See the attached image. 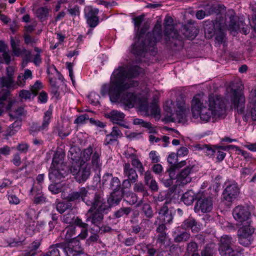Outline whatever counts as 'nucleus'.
I'll return each mask as SVG.
<instances>
[{"label": "nucleus", "instance_id": "1", "mask_svg": "<svg viewBox=\"0 0 256 256\" xmlns=\"http://www.w3.org/2000/svg\"><path fill=\"white\" fill-rule=\"evenodd\" d=\"M143 72L144 69L138 66H131L128 70L124 66H118L112 73L114 80L110 84H104L102 86V96H105L108 94L112 102H118L123 91L138 86V81L130 80L126 82V78H136Z\"/></svg>", "mask_w": 256, "mask_h": 256}, {"label": "nucleus", "instance_id": "2", "mask_svg": "<svg viewBox=\"0 0 256 256\" xmlns=\"http://www.w3.org/2000/svg\"><path fill=\"white\" fill-rule=\"evenodd\" d=\"M66 200L68 202L82 200L86 205L90 206L88 212L92 214L87 218L86 221H90L96 228L101 225L104 220V215L109 212L106 208L103 207L100 204H98V206H94V199L91 196H88V190L84 187L80 188L78 191H72L70 192Z\"/></svg>", "mask_w": 256, "mask_h": 256}, {"label": "nucleus", "instance_id": "3", "mask_svg": "<svg viewBox=\"0 0 256 256\" xmlns=\"http://www.w3.org/2000/svg\"><path fill=\"white\" fill-rule=\"evenodd\" d=\"M144 20V16L140 15L133 18L136 36L134 42L132 44L130 52L135 56H142L146 53V46L144 42L145 34L148 28L147 24H144L140 28Z\"/></svg>", "mask_w": 256, "mask_h": 256}, {"label": "nucleus", "instance_id": "4", "mask_svg": "<svg viewBox=\"0 0 256 256\" xmlns=\"http://www.w3.org/2000/svg\"><path fill=\"white\" fill-rule=\"evenodd\" d=\"M15 84L14 78L6 76L0 78V86L6 88L7 89H2L0 91V116L4 112L10 111L12 106L16 103L14 99L10 97V88L15 89Z\"/></svg>", "mask_w": 256, "mask_h": 256}, {"label": "nucleus", "instance_id": "5", "mask_svg": "<svg viewBox=\"0 0 256 256\" xmlns=\"http://www.w3.org/2000/svg\"><path fill=\"white\" fill-rule=\"evenodd\" d=\"M89 195L95 200L94 203V206H98V204H100L103 207L106 208L107 210L110 212L112 207L120 204L124 197V192L120 189L112 190L108 196L106 202L104 198L103 192H88Z\"/></svg>", "mask_w": 256, "mask_h": 256}, {"label": "nucleus", "instance_id": "6", "mask_svg": "<svg viewBox=\"0 0 256 256\" xmlns=\"http://www.w3.org/2000/svg\"><path fill=\"white\" fill-rule=\"evenodd\" d=\"M173 20L171 18H166L164 20V42L167 47L170 49H174L182 46V42L181 36L178 31L172 26Z\"/></svg>", "mask_w": 256, "mask_h": 256}, {"label": "nucleus", "instance_id": "7", "mask_svg": "<svg viewBox=\"0 0 256 256\" xmlns=\"http://www.w3.org/2000/svg\"><path fill=\"white\" fill-rule=\"evenodd\" d=\"M192 112L193 117L198 118L200 117L202 120L208 122L211 118H218L213 111L204 106L199 98L194 96L192 101Z\"/></svg>", "mask_w": 256, "mask_h": 256}, {"label": "nucleus", "instance_id": "8", "mask_svg": "<svg viewBox=\"0 0 256 256\" xmlns=\"http://www.w3.org/2000/svg\"><path fill=\"white\" fill-rule=\"evenodd\" d=\"M162 38V25L157 22L154 25L152 32H148L145 34L144 42L146 46V52L147 51L151 52L152 54L156 52V42Z\"/></svg>", "mask_w": 256, "mask_h": 256}, {"label": "nucleus", "instance_id": "9", "mask_svg": "<svg viewBox=\"0 0 256 256\" xmlns=\"http://www.w3.org/2000/svg\"><path fill=\"white\" fill-rule=\"evenodd\" d=\"M235 240L232 236L224 235L222 236L218 250L222 256H240L241 254L240 250H234L232 246Z\"/></svg>", "mask_w": 256, "mask_h": 256}, {"label": "nucleus", "instance_id": "10", "mask_svg": "<svg viewBox=\"0 0 256 256\" xmlns=\"http://www.w3.org/2000/svg\"><path fill=\"white\" fill-rule=\"evenodd\" d=\"M232 216L234 220L240 224L252 223V214L248 206L239 205L232 210Z\"/></svg>", "mask_w": 256, "mask_h": 256}, {"label": "nucleus", "instance_id": "11", "mask_svg": "<svg viewBox=\"0 0 256 256\" xmlns=\"http://www.w3.org/2000/svg\"><path fill=\"white\" fill-rule=\"evenodd\" d=\"M70 170L74 176L76 180L79 184L84 182L91 174L90 168L84 164L72 166Z\"/></svg>", "mask_w": 256, "mask_h": 256}, {"label": "nucleus", "instance_id": "12", "mask_svg": "<svg viewBox=\"0 0 256 256\" xmlns=\"http://www.w3.org/2000/svg\"><path fill=\"white\" fill-rule=\"evenodd\" d=\"M230 93V101L234 109L239 114H244L246 98L242 90L232 89Z\"/></svg>", "mask_w": 256, "mask_h": 256}, {"label": "nucleus", "instance_id": "13", "mask_svg": "<svg viewBox=\"0 0 256 256\" xmlns=\"http://www.w3.org/2000/svg\"><path fill=\"white\" fill-rule=\"evenodd\" d=\"M197 202L194 206L196 212L200 210L203 213L210 212L213 207L212 198L204 194H199L196 196Z\"/></svg>", "mask_w": 256, "mask_h": 256}, {"label": "nucleus", "instance_id": "14", "mask_svg": "<svg viewBox=\"0 0 256 256\" xmlns=\"http://www.w3.org/2000/svg\"><path fill=\"white\" fill-rule=\"evenodd\" d=\"M208 102L210 110L213 111L218 118L224 114L226 106L222 97L219 96H210Z\"/></svg>", "mask_w": 256, "mask_h": 256}, {"label": "nucleus", "instance_id": "15", "mask_svg": "<svg viewBox=\"0 0 256 256\" xmlns=\"http://www.w3.org/2000/svg\"><path fill=\"white\" fill-rule=\"evenodd\" d=\"M100 153L96 149L93 150L92 146H89L82 151V158L83 160L86 162L88 161L92 158V164L94 167L96 168L100 169Z\"/></svg>", "mask_w": 256, "mask_h": 256}, {"label": "nucleus", "instance_id": "16", "mask_svg": "<svg viewBox=\"0 0 256 256\" xmlns=\"http://www.w3.org/2000/svg\"><path fill=\"white\" fill-rule=\"evenodd\" d=\"M66 244L63 243L62 250L66 256H77L82 253V248L80 242L74 238Z\"/></svg>", "mask_w": 256, "mask_h": 256}, {"label": "nucleus", "instance_id": "17", "mask_svg": "<svg viewBox=\"0 0 256 256\" xmlns=\"http://www.w3.org/2000/svg\"><path fill=\"white\" fill-rule=\"evenodd\" d=\"M239 194L240 189L236 183L228 184L223 190L222 194V200L232 202L237 198Z\"/></svg>", "mask_w": 256, "mask_h": 256}, {"label": "nucleus", "instance_id": "18", "mask_svg": "<svg viewBox=\"0 0 256 256\" xmlns=\"http://www.w3.org/2000/svg\"><path fill=\"white\" fill-rule=\"evenodd\" d=\"M102 184L114 190L120 189V181L116 176H113L111 173H106L102 178Z\"/></svg>", "mask_w": 256, "mask_h": 256}, {"label": "nucleus", "instance_id": "19", "mask_svg": "<svg viewBox=\"0 0 256 256\" xmlns=\"http://www.w3.org/2000/svg\"><path fill=\"white\" fill-rule=\"evenodd\" d=\"M98 10L88 6L84 9V16L86 19V22L90 28H95L99 22L98 14Z\"/></svg>", "mask_w": 256, "mask_h": 256}, {"label": "nucleus", "instance_id": "20", "mask_svg": "<svg viewBox=\"0 0 256 256\" xmlns=\"http://www.w3.org/2000/svg\"><path fill=\"white\" fill-rule=\"evenodd\" d=\"M168 202H165L158 211V218L163 224H170L172 222L174 216L172 210L168 206Z\"/></svg>", "mask_w": 256, "mask_h": 256}, {"label": "nucleus", "instance_id": "21", "mask_svg": "<svg viewBox=\"0 0 256 256\" xmlns=\"http://www.w3.org/2000/svg\"><path fill=\"white\" fill-rule=\"evenodd\" d=\"M221 26V23L218 20H207L204 23V30L206 38L208 39L212 38Z\"/></svg>", "mask_w": 256, "mask_h": 256}, {"label": "nucleus", "instance_id": "22", "mask_svg": "<svg viewBox=\"0 0 256 256\" xmlns=\"http://www.w3.org/2000/svg\"><path fill=\"white\" fill-rule=\"evenodd\" d=\"M124 92L120 94L118 100L128 108H133L140 101L139 98L134 93L130 92L123 93Z\"/></svg>", "mask_w": 256, "mask_h": 256}, {"label": "nucleus", "instance_id": "23", "mask_svg": "<svg viewBox=\"0 0 256 256\" xmlns=\"http://www.w3.org/2000/svg\"><path fill=\"white\" fill-rule=\"evenodd\" d=\"M194 166L188 165L182 170L180 173L176 174L178 184L184 186L191 182L192 178L190 174L193 170Z\"/></svg>", "mask_w": 256, "mask_h": 256}, {"label": "nucleus", "instance_id": "24", "mask_svg": "<svg viewBox=\"0 0 256 256\" xmlns=\"http://www.w3.org/2000/svg\"><path fill=\"white\" fill-rule=\"evenodd\" d=\"M67 175V172L63 169L60 170L59 166H51L48 171V178L54 183H60L62 178Z\"/></svg>", "mask_w": 256, "mask_h": 256}, {"label": "nucleus", "instance_id": "25", "mask_svg": "<svg viewBox=\"0 0 256 256\" xmlns=\"http://www.w3.org/2000/svg\"><path fill=\"white\" fill-rule=\"evenodd\" d=\"M180 228L186 230H190L192 232H198L200 230V226L198 222L193 218L189 217L182 222Z\"/></svg>", "mask_w": 256, "mask_h": 256}, {"label": "nucleus", "instance_id": "26", "mask_svg": "<svg viewBox=\"0 0 256 256\" xmlns=\"http://www.w3.org/2000/svg\"><path fill=\"white\" fill-rule=\"evenodd\" d=\"M123 174L124 178L129 179L132 183H136L138 180V176L136 170L128 162L124 164Z\"/></svg>", "mask_w": 256, "mask_h": 256}, {"label": "nucleus", "instance_id": "27", "mask_svg": "<svg viewBox=\"0 0 256 256\" xmlns=\"http://www.w3.org/2000/svg\"><path fill=\"white\" fill-rule=\"evenodd\" d=\"M174 168L176 166L170 168L160 178L161 182L166 187L172 186L173 184V180L176 178Z\"/></svg>", "mask_w": 256, "mask_h": 256}, {"label": "nucleus", "instance_id": "28", "mask_svg": "<svg viewBox=\"0 0 256 256\" xmlns=\"http://www.w3.org/2000/svg\"><path fill=\"white\" fill-rule=\"evenodd\" d=\"M181 31L186 38L192 40L196 37L199 29L192 24H188L182 26Z\"/></svg>", "mask_w": 256, "mask_h": 256}, {"label": "nucleus", "instance_id": "29", "mask_svg": "<svg viewBox=\"0 0 256 256\" xmlns=\"http://www.w3.org/2000/svg\"><path fill=\"white\" fill-rule=\"evenodd\" d=\"M122 134L117 126H114L112 131L109 134L106 135L104 141V144L106 146L111 144L117 141L118 137H121Z\"/></svg>", "mask_w": 256, "mask_h": 256}, {"label": "nucleus", "instance_id": "30", "mask_svg": "<svg viewBox=\"0 0 256 256\" xmlns=\"http://www.w3.org/2000/svg\"><path fill=\"white\" fill-rule=\"evenodd\" d=\"M63 243H57L50 246L46 252L40 256H60V250H62Z\"/></svg>", "mask_w": 256, "mask_h": 256}, {"label": "nucleus", "instance_id": "31", "mask_svg": "<svg viewBox=\"0 0 256 256\" xmlns=\"http://www.w3.org/2000/svg\"><path fill=\"white\" fill-rule=\"evenodd\" d=\"M125 114L116 110H112L108 113L105 114V117L109 118L110 120L114 124H120L118 122L122 121Z\"/></svg>", "mask_w": 256, "mask_h": 256}, {"label": "nucleus", "instance_id": "32", "mask_svg": "<svg viewBox=\"0 0 256 256\" xmlns=\"http://www.w3.org/2000/svg\"><path fill=\"white\" fill-rule=\"evenodd\" d=\"M178 157L177 154L176 155L174 153H171L168 158V162L170 164V168H172L173 166H176L174 170H179L186 164V160H181L178 162Z\"/></svg>", "mask_w": 256, "mask_h": 256}, {"label": "nucleus", "instance_id": "33", "mask_svg": "<svg viewBox=\"0 0 256 256\" xmlns=\"http://www.w3.org/2000/svg\"><path fill=\"white\" fill-rule=\"evenodd\" d=\"M195 148L198 150H200L206 156L212 157L216 152V148L214 146L210 144H198L196 145Z\"/></svg>", "mask_w": 256, "mask_h": 256}, {"label": "nucleus", "instance_id": "34", "mask_svg": "<svg viewBox=\"0 0 256 256\" xmlns=\"http://www.w3.org/2000/svg\"><path fill=\"white\" fill-rule=\"evenodd\" d=\"M20 42V40H16L12 36H11L10 38V46L12 51L14 55L16 56H19L27 52L25 48L21 49L19 48Z\"/></svg>", "mask_w": 256, "mask_h": 256}, {"label": "nucleus", "instance_id": "35", "mask_svg": "<svg viewBox=\"0 0 256 256\" xmlns=\"http://www.w3.org/2000/svg\"><path fill=\"white\" fill-rule=\"evenodd\" d=\"M52 116V110L49 108L44 112L42 125L38 128V130H47Z\"/></svg>", "mask_w": 256, "mask_h": 256}, {"label": "nucleus", "instance_id": "36", "mask_svg": "<svg viewBox=\"0 0 256 256\" xmlns=\"http://www.w3.org/2000/svg\"><path fill=\"white\" fill-rule=\"evenodd\" d=\"M242 225V226L238 229V234H244V236L252 238L254 228L251 226V223L244 224Z\"/></svg>", "mask_w": 256, "mask_h": 256}, {"label": "nucleus", "instance_id": "37", "mask_svg": "<svg viewBox=\"0 0 256 256\" xmlns=\"http://www.w3.org/2000/svg\"><path fill=\"white\" fill-rule=\"evenodd\" d=\"M77 226H78L82 228L81 233L78 236L82 238H85L88 235V224L85 222H84L82 220L77 217L74 222Z\"/></svg>", "mask_w": 256, "mask_h": 256}, {"label": "nucleus", "instance_id": "38", "mask_svg": "<svg viewBox=\"0 0 256 256\" xmlns=\"http://www.w3.org/2000/svg\"><path fill=\"white\" fill-rule=\"evenodd\" d=\"M132 208L130 207H122L115 211L112 215L113 218H119L122 217L127 216L132 212Z\"/></svg>", "mask_w": 256, "mask_h": 256}, {"label": "nucleus", "instance_id": "39", "mask_svg": "<svg viewBox=\"0 0 256 256\" xmlns=\"http://www.w3.org/2000/svg\"><path fill=\"white\" fill-rule=\"evenodd\" d=\"M166 224H161L156 228V231L158 234L157 238L158 241L160 243H164L166 236Z\"/></svg>", "mask_w": 256, "mask_h": 256}, {"label": "nucleus", "instance_id": "40", "mask_svg": "<svg viewBox=\"0 0 256 256\" xmlns=\"http://www.w3.org/2000/svg\"><path fill=\"white\" fill-rule=\"evenodd\" d=\"M16 120L10 126L7 130L6 135L12 136L19 130L22 126V119L16 118Z\"/></svg>", "mask_w": 256, "mask_h": 256}, {"label": "nucleus", "instance_id": "41", "mask_svg": "<svg viewBox=\"0 0 256 256\" xmlns=\"http://www.w3.org/2000/svg\"><path fill=\"white\" fill-rule=\"evenodd\" d=\"M190 237V233L184 231L174 236V241L176 243L186 242L189 240Z\"/></svg>", "mask_w": 256, "mask_h": 256}, {"label": "nucleus", "instance_id": "42", "mask_svg": "<svg viewBox=\"0 0 256 256\" xmlns=\"http://www.w3.org/2000/svg\"><path fill=\"white\" fill-rule=\"evenodd\" d=\"M124 200L126 202L130 205H133L138 202L137 195L132 192L124 193Z\"/></svg>", "mask_w": 256, "mask_h": 256}, {"label": "nucleus", "instance_id": "43", "mask_svg": "<svg viewBox=\"0 0 256 256\" xmlns=\"http://www.w3.org/2000/svg\"><path fill=\"white\" fill-rule=\"evenodd\" d=\"M80 151L79 148L76 146H72L68 152V158L74 162L78 161L80 158Z\"/></svg>", "mask_w": 256, "mask_h": 256}, {"label": "nucleus", "instance_id": "44", "mask_svg": "<svg viewBox=\"0 0 256 256\" xmlns=\"http://www.w3.org/2000/svg\"><path fill=\"white\" fill-rule=\"evenodd\" d=\"M64 239L67 242L72 240L74 238H76L75 234V228L73 226L67 227L64 231Z\"/></svg>", "mask_w": 256, "mask_h": 256}, {"label": "nucleus", "instance_id": "45", "mask_svg": "<svg viewBox=\"0 0 256 256\" xmlns=\"http://www.w3.org/2000/svg\"><path fill=\"white\" fill-rule=\"evenodd\" d=\"M182 202L187 206H190L192 204L194 201V194L192 191H188L184 193L182 197Z\"/></svg>", "mask_w": 256, "mask_h": 256}, {"label": "nucleus", "instance_id": "46", "mask_svg": "<svg viewBox=\"0 0 256 256\" xmlns=\"http://www.w3.org/2000/svg\"><path fill=\"white\" fill-rule=\"evenodd\" d=\"M224 5L216 4L211 6L207 10V14L210 16L212 14H219L221 13L222 9L224 8Z\"/></svg>", "mask_w": 256, "mask_h": 256}, {"label": "nucleus", "instance_id": "47", "mask_svg": "<svg viewBox=\"0 0 256 256\" xmlns=\"http://www.w3.org/2000/svg\"><path fill=\"white\" fill-rule=\"evenodd\" d=\"M238 237L239 244L244 246H248L252 242V238L244 234H238Z\"/></svg>", "mask_w": 256, "mask_h": 256}, {"label": "nucleus", "instance_id": "48", "mask_svg": "<svg viewBox=\"0 0 256 256\" xmlns=\"http://www.w3.org/2000/svg\"><path fill=\"white\" fill-rule=\"evenodd\" d=\"M14 114H9L10 120H14L16 118L21 119L20 117L26 114L24 108L20 106L14 111Z\"/></svg>", "mask_w": 256, "mask_h": 256}, {"label": "nucleus", "instance_id": "49", "mask_svg": "<svg viewBox=\"0 0 256 256\" xmlns=\"http://www.w3.org/2000/svg\"><path fill=\"white\" fill-rule=\"evenodd\" d=\"M63 158V154L60 152H56L54 153L53 156L52 166H59L58 165L62 163Z\"/></svg>", "mask_w": 256, "mask_h": 256}, {"label": "nucleus", "instance_id": "50", "mask_svg": "<svg viewBox=\"0 0 256 256\" xmlns=\"http://www.w3.org/2000/svg\"><path fill=\"white\" fill-rule=\"evenodd\" d=\"M72 204L70 203L61 202L56 204V208L60 214H62L66 210H72Z\"/></svg>", "mask_w": 256, "mask_h": 256}, {"label": "nucleus", "instance_id": "51", "mask_svg": "<svg viewBox=\"0 0 256 256\" xmlns=\"http://www.w3.org/2000/svg\"><path fill=\"white\" fill-rule=\"evenodd\" d=\"M134 190L135 192L142 193L143 196H145L148 194L146 188L141 182L135 183L134 186Z\"/></svg>", "mask_w": 256, "mask_h": 256}, {"label": "nucleus", "instance_id": "52", "mask_svg": "<svg viewBox=\"0 0 256 256\" xmlns=\"http://www.w3.org/2000/svg\"><path fill=\"white\" fill-rule=\"evenodd\" d=\"M142 211L148 218H152L154 216V213L151 206L147 203H145L142 205Z\"/></svg>", "mask_w": 256, "mask_h": 256}, {"label": "nucleus", "instance_id": "53", "mask_svg": "<svg viewBox=\"0 0 256 256\" xmlns=\"http://www.w3.org/2000/svg\"><path fill=\"white\" fill-rule=\"evenodd\" d=\"M250 116L253 121H256V104L248 106L246 116Z\"/></svg>", "mask_w": 256, "mask_h": 256}, {"label": "nucleus", "instance_id": "54", "mask_svg": "<svg viewBox=\"0 0 256 256\" xmlns=\"http://www.w3.org/2000/svg\"><path fill=\"white\" fill-rule=\"evenodd\" d=\"M48 14V10L46 7L40 8L37 10V16L42 22L44 21L46 18Z\"/></svg>", "mask_w": 256, "mask_h": 256}, {"label": "nucleus", "instance_id": "55", "mask_svg": "<svg viewBox=\"0 0 256 256\" xmlns=\"http://www.w3.org/2000/svg\"><path fill=\"white\" fill-rule=\"evenodd\" d=\"M214 244H208L201 252V256H213Z\"/></svg>", "mask_w": 256, "mask_h": 256}, {"label": "nucleus", "instance_id": "56", "mask_svg": "<svg viewBox=\"0 0 256 256\" xmlns=\"http://www.w3.org/2000/svg\"><path fill=\"white\" fill-rule=\"evenodd\" d=\"M143 110H150V114L154 116L159 114L160 113V110L158 106L155 102L152 103L148 107L145 106Z\"/></svg>", "mask_w": 256, "mask_h": 256}, {"label": "nucleus", "instance_id": "57", "mask_svg": "<svg viewBox=\"0 0 256 256\" xmlns=\"http://www.w3.org/2000/svg\"><path fill=\"white\" fill-rule=\"evenodd\" d=\"M74 214L72 211H69L64 214L62 221L66 224H74Z\"/></svg>", "mask_w": 256, "mask_h": 256}, {"label": "nucleus", "instance_id": "58", "mask_svg": "<svg viewBox=\"0 0 256 256\" xmlns=\"http://www.w3.org/2000/svg\"><path fill=\"white\" fill-rule=\"evenodd\" d=\"M42 239L38 238L34 240L28 246V249L31 252H34L36 254H38V250L42 244Z\"/></svg>", "mask_w": 256, "mask_h": 256}, {"label": "nucleus", "instance_id": "59", "mask_svg": "<svg viewBox=\"0 0 256 256\" xmlns=\"http://www.w3.org/2000/svg\"><path fill=\"white\" fill-rule=\"evenodd\" d=\"M215 35V40L218 44H222L224 42V32L222 28V26L218 28V30L216 32Z\"/></svg>", "mask_w": 256, "mask_h": 256}, {"label": "nucleus", "instance_id": "60", "mask_svg": "<svg viewBox=\"0 0 256 256\" xmlns=\"http://www.w3.org/2000/svg\"><path fill=\"white\" fill-rule=\"evenodd\" d=\"M128 158L132 159V165L135 168H138V166L142 164L140 160L136 158V156L135 154H130Z\"/></svg>", "mask_w": 256, "mask_h": 256}, {"label": "nucleus", "instance_id": "61", "mask_svg": "<svg viewBox=\"0 0 256 256\" xmlns=\"http://www.w3.org/2000/svg\"><path fill=\"white\" fill-rule=\"evenodd\" d=\"M176 116L178 122H184L186 120L185 109L177 110L176 111Z\"/></svg>", "mask_w": 256, "mask_h": 256}, {"label": "nucleus", "instance_id": "62", "mask_svg": "<svg viewBox=\"0 0 256 256\" xmlns=\"http://www.w3.org/2000/svg\"><path fill=\"white\" fill-rule=\"evenodd\" d=\"M198 244L194 242H190L188 244L186 248V252L188 254L195 252L198 251Z\"/></svg>", "mask_w": 256, "mask_h": 256}, {"label": "nucleus", "instance_id": "63", "mask_svg": "<svg viewBox=\"0 0 256 256\" xmlns=\"http://www.w3.org/2000/svg\"><path fill=\"white\" fill-rule=\"evenodd\" d=\"M26 80L24 78V76H22V74H20L17 77V80L15 82V84L14 85L15 86H14V87L16 88L18 86L24 87L26 84Z\"/></svg>", "mask_w": 256, "mask_h": 256}, {"label": "nucleus", "instance_id": "64", "mask_svg": "<svg viewBox=\"0 0 256 256\" xmlns=\"http://www.w3.org/2000/svg\"><path fill=\"white\" fill-rule=\"evenodd\" d=\"M42 83L40 80H36L34 85L31 86L30 91L34 96H36L38 92L42 88Z\"/></svg>", "mask_w": 256, "mask_h": 256}]
</instances>
